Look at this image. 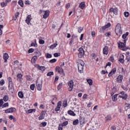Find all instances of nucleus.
Segmentation results:
<instances>
[{
  "instance_id": "nucleus-63",
  "label": "nucleus",
  "mask_w": 130,
  "mask_h": 130,
  "mask_svg": "<svg viewBox=\"0 0 130 130\" xmlns=\"http://www.w3.org/2000/svg\"><path fill=\"white\" fill-rule=\"evenodd\" d=\"M111 26V24L110 23H108L107 25H106V26L107 28H109Z\"/></svg>"
},
{
  "instance_id": "nucleus-55",
  "label": "nucleus",
  "mask_w": 130,
  "mask_h": 130,
  "mask_svg": "<svg viewBox=\"0 0 130 130\" xmlns=\"http://www.w3.org/2000/svg\"><path fill=\"white\" fill-rule=\"evenodd\" d=\"M41 124L43 126H46L47 123L46 122H43L41 123Z\"/></svg>"
},
{
  "instance_id": "nucleus-51",
  "label": "nucleus",
  "mask_w": 130,
  "mask_h": 130,
  "mask_svg": "<svg viewBox=\"0 0 130 130\" xmlns=\"http://www.w3.org/2000/svg\"><path fill=\"white\" fill-rule=\"evenodd\" d=\"M60 56V54L58 53H55L54 54V56L55 57H58V56Z\"/></svg>"
},
{
  "instance_id": "nucleus-45",
  "label": "nucleus",
  "mask_w": 130,
  "mask_h": 130,
  "mask_svg": "<svg viewBox=\"0 0 130 130\" xmlns=\"http://www.w3.org/2000/svg\"><path fill=\"white\" fill-rule=\"evenodd\" d=\"M124 15L126 18H127L129 16V13L128 12H125L124 13Z\"/></svg>"
},
{
  "instance_id": "nucleus-38",
  "label": "nucleus",
  "mask_w": 130,
  "mask_h": 130,
  "mask_svg": "<svg viewBox=\"0 0 130 130\" xmlns=\"http://www.w3.org/2000/svg\"><path fill=\"white\" fill-rule=\"evenodd\" d=\"M36 111V109H30L27 111V113H32V112H35Z\"/></svg>"
},
{
  "instance_id": "nucleus-34",
  "label": "nucleus",
  "mask_w": 130,
  "mask_h": 130,
  "mask_svg": "<svg viewBox=\"0 0 130 130\" xmlns=\"http://www.w3.org/2000/svg\"><path fill=\"white\" fill-rule=\"evenodd\" d=\"M3 100L5 102H7V101L9 100V96L8 95H5L4 97L3 98Z\"/></svg>"
},
{
  "instance_id": "nucleus-18",
  "label": "nucleus",
  "mask_w": 130,
  "mask_h": 130,
  "mask_svg": "<svg viewBox=\"0 0 130 130\" xmlns=\"http://www.w3.org/2000/svg\"><path fill=\"white\" fill-rule=\"evenodd\" d=\"M44 112L43 111L41 113V114L39 117V120H42V119H44V118L45 117V114L43 113Z\"/></svg>"
},
{
  "instance_id": "nucleus-11",
  "label": "nucleus",
  "mask_w": 130,
  "mask_h": 130,
  "mask_svg": "<svg viewBox=\"0 0 130 130\" xmlns=\"http://www.w3.org/2000/svg\"><path fill=\"white\" fill-rule=\"evenodd\" d=\"M31 20H32V17H31V15H29L27 16L25 22L28 25H30V24H31L30 23Z\"/></svg>"
},
{
  "instance_id": "nucleus-53",
  "label": "nucleus",
  "mask_w": 130,
  "mask_h": 130,
  "mask_svg": "<svg viewBox=\"0 0 130 130\" xmlns=\"http://www.w3.org/2000/svg\"><path fill=\"white\" fill-rule=\"evenodd\" d=\"M34 49L30 48L28 50V53H32V52H34Z\"/></svg>"
},
{
  "instance_id": "nucleus-28",
  "label": "nucleus",
  "mask_w": 130,
  "mask_h": 130,
  "mask_svg": "<svg viewBox=\"0 0 130 130\" xmlns=\"http://www.w3.org/2000/svg\"><path fill=\"white\" fill-rule=\"evenodd\" d=\"M127 36H128V32H126L125 34H123L122 36V38H123V39H125Z\"/></svg>"
},
{
  "instance_id": "nucleus-23",
  "label": "nucleus",
  "mask_w": 130,
  "mask_h": 130,
  "mask_svg": "<svg viewBox=\"0 0 130 130\" xmlns=\"http://www.w3.org/2000/svg\"><path fill=\"white\" fill-rule=\"evenodd\" d=\"M68 113L70 115H72V116H76V114L75 113V112H74V111L72 110H69Z\"/></svg>"
},
{
  "instance_id": "nucleus-3",
  "label": "nucleus",
  "mask_w": 130,
  "mask_h": 130,
  "mask_svg": "<svg viewBox=\"0 0 130 130\" xmlns=\"http://www.w3.org/2000/svg\"><path fill=\"white\" fill-rule=\"evenodd\" d=\"M119 98H122L123 100L127 99V94L124 93V91H121L119 93Z\"/></svg>"
},
{
  "instance_id": "nucleus-64",
  "label": "nucleus",
  "mask_w": 130,
  "mask_h": 130,
  "mask_svg": "<svg viewBox=\"0 0 130 130\" xmlns=\"http://www.w3.org/2000/svg\"><path fill=\"white\" fill-rule=\"evenodd\" d=\"M92 103H89L87 104V107H91V106H92Z\"/></svg>"
},
{
  "instance_id": "nucleus-50",
  "label": "nucleus",
  "mask_w": 130,
  "mask_h": 130,
  "mask_svg": "<svg viewBox=\"0 0 130 130\" xmlns=\"http://www.w3.org/2000/svg\"><path fill=\"white\" fill-rule=\"evenodd\" d=\"M121 88H122L125 91H127L128 90L127 87H125L123 85H121Z\"/></svg>"
},
{
  "instance_id": "nucleus-19",
  "label": "nucleus",
  "mask_w": 130,
  "mask_h": 130,
  "mask_svg": "<svg viewBox=\"0 0 130 130\" xmlns=\"http://www.w3.org/2000/svg\"><path fill=\"white\" fill-rule=\"evenodd\" d=\"M116 73V69L114 68L109 74V77H111L112 75H114Z\"/></svg>"
},
{
  "instance_id": "nucleus-6",
  "label": "nucleus",
  "mask_w": 130,
  "mask_h": 130,
  "mask_svg": "<svg viewBox=\"0 0 130 130\" xmlns=\"http://www.w3.org/2000/svg\"><path fill=\"white\" fill-rule=\"evenodd\" d=\"M37 89L38 91H41L42 89V81H37Z\"/></svg>"
},
{
  "instance_id": "nucleus-54",
  "label": "nucleus",
  "mask_w": 130,
  "mask_h": 130,
  "mask_svg": "<svg viewBox=\"0 0 130 130\" xmlns=\"http://www.w3.org/2000/svg\"><path fill=\"white\" fill-rule=\"evenodd\" d=\"M8 106H9V103H6L3 105V108L8 107Z\"/></svg>"
},
{
  "instance_id": "nucleus-20",
  "label": "nucleus",
  "mask_w": 130,
  "mask_h": 130,
  "mask_svg": "<svg viewBox=\"0 0 130 130\" xmlns=\"http://www.w3.org/2000/svg\"><path fill=\"white\" fill-rule=\"evenodd\" d=\"M85 7H86L85 2H81L79 6V7L80 8V9H82V10L83 9H84V8H85Z\"/></svg>"
},
{
  "instance_id": "nucleus-30",
  "label": "nucleus",
  "mask_w": 130,
  "mask_h": 130,
  "mask_svg": "<svg viewBox=\"0 0 130 130\" xmlns=\"http://www.w3.org/2000/svg\"><path fill=\"white\" fill-rule=\"evenodd\" d=\"M62 87V82H61L59 84V85L57 86V90L59 91V90H60L61 88Z\"/></svg>"
},
{
  "instance_id": "nucleus-60",
  "label": "nucleus",
  "mask_w": 130,
  "mask_h": 130,
  "mask_svg": "<svg viewBox=\"0 0 130 130\" xmlns=\"http://www.w3.org/2000/svg\"><path fill=\"white\" fill-rule=\"evenodd\" d=\"M112 92H116V88L115 87H113L112 89Z\"/></svg>"
},
{
  "instance_id": "nucleus-32",
  "label": "nucleus",
  "mask_w": 130,
  "mask_h": 130,
  "mask_svg": "<svg viewBox=\"0 0 130 130\" xmlns=\"http://www.w3.org/2000/svg\"><path fill=\"white\" fill-rule=\"evenodd\" d=\"M113 13H114V15H117V13H118V9L117 8H115L114 9Z\"/></svg>"
},
{
  "instance_id": "nucleus-7",
  "label": "nucleus",
  "mask_w": 130,
  "mask_h": 130,
  "mask_svg": "<svg viewBox=\"0 0 130 130\" xmlns=\"http://www.w3.org/2000/svg\"><path fill=\"white\" fill-rule=\"evenodd\" d=\"M68 86H69V91H72L73 89H74V81L71 80L68 83Z\"/></svg>"
},
{
  "instance_id": "nucleus-8",
  "label": "nucleus",
  "mask_w": 130,
  "mask_h": 130,
  "mask_svg": "<svg viewBox=\"0 0 130 130\" xmlns=\"http://www.w3.org/2000/svg\"><path fill=\"white\" fill-rule=\"evenodd\" d=\"M56 72H57L58 74L60 75H63V69L61 67H56Z\"/></svg>"
},
{
  "instance_id": "nucleus-35",
  "label": "nucleus",
  "mask_w": 130,
  "mask_h": 130,
  "mask_svg": "<svg viewBox=\"0 0 130 130\" xmlns=\"http://www.w3.org/2000/svg\"><path fill=\"white\" fill-rule=\"evenodd\" d=\"M117 94H115V95H114L113 96V97H112V100H113V101H116V100H117Z\"/></svg>"
},
{
  "instance_id": "nucleus-4",
  "label": "nucleus",
  "mask_w": 130,
  "mask_h": 130,
  "mask_svg": "<svg viewBox=\"0 0 130 130\" xmlns=\"http://www.w3.org/2000/svg\"><path fill=\"white\" fill-rule=\"evenodd\" d=\"M125 43H126V40H124V43H120L119 44V47H120V48H122V50L125 51L126 49H128V48H125Z\"/></svg>"
},
{
  "instance_id": "nucleus-36",
  "label": "nucleus",
  "mask_w": 130,
  "mask_h": 130,
  "mask_svg": "<svg viewBox=\"0 0 130 130\" xmlns=\"http://www.w3.org/2000/svg\"><path fill=\"white\" fill-rule=\"evenodd\" d=\"M106 29H107V27H106V25L103 26L100 29L101 32H103V31L105 30Z\"/></svg>"
},
{
  "instance_id": "nucleus-31",
  "label": "nucleus",
  "mask_w": 130,
  "mask_h": 130,
  "mask_svg": "<svg viewBox=\"0 0 130 130\" xmlns=\"http://www.w3.org/2000/svg\"><path fill=\"white\" fill-rule=\"evenodd\" d=\"M1 7H2L3 8H4V7H7V6H8V4L6 2H2L1 3Z\"/></svg>"
},
{
  "instance_id": "nucleus-46",
  "label": "nucleus",
  "mask_w": 130,
  "mask_h": 130,
  "mask_svg": "<svg viewBox=\"0 0 130 130\" xmlns=\"http://www.w3.org/2000/svg\"><path fill=\"white\" fill-rule=\"evenodd\" d=\"M47 76L50 77V76H53V72H48L47 74Z\"/></svg>"
},
{
  "instance_id": "nucleus-39",
  "label": "nucleus",
  "mask_w": 130,
  "mask_h": 130,
  "mask_svg": "<svg viewBox=\"0 0 130 130\" xmlns=\"http://www.w3.org/2000/svg\"><path fill=\"white\" fill-rule=\"evenodd\" d=\"M63 107H67L68 106V102L67 101H64L63 102Z\"/></svg>"
},
{
  "instance_id": "nucleus-62",
  "label": "nucleus",
  "mask_w": 130,
  "mask_h": 130,
  "mask_svg": "<svg viewBox=\"0 0 130 130\" xmlns=\"http://www.w3.org/2000/svg\"><path fill=\"white\" fill-rule=\"evenodd\" d=\"M58 130H62V126H61V125H60V124H59Z\"/></svg>"
},
{
  "instance_id": "nucleus-42",
  "label": "nucleus",
  "mask_w": 130,
  "mask_h": 130,
  "mask_svg": "<svg viewBox=\"0 0 130 130\" xmlns=\"http://www.w3.org/2000/svg\"><path fill=\"white\" fill-rule=\"evenodd\" d=\"M5 85V80L2 79L0 81V86H4Z\"/></svg>"
},
{
  "instance_id": "nucleus-25",
  "label": "nucleus",
  "mask_w": 130,
  "mask_h": 130,
  "mask_svg": "<svg viewBox=\"0 0 130 130\" xmlns=\"http://www.w3.org/2000/svg\"><path fill=\"white\" fill-rule=\"evenodd\" d=\"M18 4L20 5V6L22 8H24V2H23L22 0H19L18 2Z\"/></svg>"
},
{
  "instance_id": "nucleus-44",
  "label": "nucleus",
  "mask_w": 130,
  "mask_h": 130,
  "mask_svg": "<svg viewBox=\"0 0 130 130\" xmlns=\"http://www.w3.org/2000/svg\"><path fill=\"white\" fill-rule=\"evenodd\" d=\"M39 42L40 43V44H44V43H45V41H44V40L40 39L39 41Z\"/></svg>"
},
{
  "instance_id": "nucleus-59",
  "label": "nucleus",
  "mask_w": 130,
  "mask_h": 130,
  "mask_svg": "<svg viewBox=\"0 0 130 130\" xmlns=\"http://www.w3.org/2000/svg\"><path fill=\"white\" fill-rule=\"evenodd\" d=\"M95 35H96V32H95V31H92L91 36H92V37H95Z\"/></svg>"
},
{
  "instance_id": "nucleus-2",
  "label": "nucleus",
  "mask_w": 130,
  "mask_h": 130,
  "mask_svg": "<svg viewBox=\"0 0 130 130\" xmlns=\"http://www.w3.org/2000/svg\"><path fill=\"white\" fill-rule=\"evenodd\" d=\"M115 33L117 36H120L122 34V30H121V25L120 23H118L116 26Z\"/></svg>"
},
{
  "instance_id": "nucleus-16",
  "label": "nucleus",
  "mask_w": 130,
  "mask_h": 130,
  "mask_svg": "<svg viewBox=\"0 0 130 130\" xmlns=\"http://www.w3.org/2000/svg\"><path fill=\"white\" fill-rule=\"evenodd\" d=\"M48 16H49V11L47 10V11H45V13L43 16V18L44 19H47V18L48 17Z\"/></svg>"
},
{
  "instance_id": "nucleus-5",
  "label": "nucleus",
  "mask_w": 130,
  "mask_h": 130,
  "mask_svg": "<svg viewBox=\"0 0 130 130\" xmlns=\"http://www.w3.org/2000/svg\"><path fill=\"white\" fill-rule=\"evenodd\" d=\"M85 55V51H84V49L83 48H80L79 49V54H78V57L79 58H82Z\"/></svg>"
},
{
  "instance_id": "nucleus-12",
  "label": "nucleus",
  "mask_w": 130,
  "mask_h": 130,
  "mask_svg": "<svg viewBox=\"0 0 130 130\" xmlns=\"http://www.w3.org/2000/svg\"><path fill=\"white\" fill-rule=\"evenodd\" d=\"M123 79V76L119 75L117 78V81L118 83H121V82H122Z\"/></svg>"
},
{
  "instance_id": "nucleus-49",
  "label": "nucleus",
  "mask_w": 130,
  "mask_h": 130,
  "mask_svg": "<svg viewBox=\"0 0 130 130\" xmlns=\"http://www.w3.org/2000/svg\"><path fill=\"white\" fill-rule=\"evenodd\" d=\"M26 80H27V81H31V76L29 75H26Z\"/></svg>"
},
{
  "instance_id": "nucleus-37",
  "label": "nucleus",
  "mask_w": 130,
  "mask_h": 130,
  "mask_svg": "<svg viewBox=\"0 0 130 130\" xmlns=\"http://www.w3.org/2000/svg\"><path fill=\"white\" fill-rule=\"evenodd\" d=\"M83 30H84V27H79L78 31L79 33H81L82 32V31H83Z\"/></svg>"
},
{
  "instance_id": "nucleus-52",
  "label": "nucleus",
  "mask_w": 130,
  "mask_h": 130,
  "mask_svg": "<svg viewBox=\"0 0 130 130\" xmlns=\"http://www.w3.org/2000/svg\"><path fill=\"white\" fill-rule=\"evenodd\" d=\"M56 59H55V58L52 59L50 60V62L51 63H53V62H56Z\"/></svg>"
},
{
  "instance_id": "nucleus-27",
  "label": "nucleus",
  "mask_w": 130,
  "mask_h": 130,
  "mask_svg": "<svg viewBox=\"0 0 130 130\" xmlns=\"http://www.w3.org/2000/svg\"><path fill=\"white\" fill-rule=\"evenodd\" d=\"M57 45H58L57 43L54 44L50 46V48L51 49H54V48H55V47H56L57 46Z\"/></svg>"
},
{
  "instance_id": "nucleus-1",
  "label": "nucleus",
  "mask_w": 130,
  "mask_h": 130,
  "mask_svg": "<svg viewBox=\"0 0 130 130\" xmlns=\"http://www.w3.org/2000/svg\"><path fill=\"white\" fill-rule=\"evenodd\" d=\"M78 68L79 72L82 74L84 72V66H85V62L82 60L79 59L78 62Z\"/></svg>"
},
{
  "instance_id": "nucleus-57",
  "label": "nucleus",
  "mask_w": 130,
  "mask_h": 130,
  "mask_svg": "<svg viewBox=\"0 0 130 130\" xmlns=\"http://www.w3.org/2000/svg\"><path fill=\"white\" fill-rule=\"evenodd\" d=\"M111 130H115L116 129V126H115V125H113L111 126Z\"/></svg>"
},
{
  "instance_id": "nucleus-17",
  "label": "nucleus",
  "mask_w": 130,
  "mask_h": 130,
  "mask_svg": "<svg viewBox=\"0 0 130 130\" xmlns=\"http://www.w3.org/2000/svg\"><path fill=\"white\" fill-rule=\"evenodd\" d=\"M17 81L18 82H22V78L23 77V75L21 73H18L17 74Z\"/></svg>"
},
{
  "instance_id": "nucleus-13",
  "label": "nucleus",
  "mask_w": 130,
  "mask_h": 130,
  "mask_svg": "<svg viewBox=\"0 0 130 130\" xmlns=\"http://www.w3.org/2000/svg\"><path fill=\"white\" fill-rule=\"evenodd\" d=\"M119 61H120L121 63H124V56L123 55H120V57L119 58Z\"/></svg>"
},
{
  "instance_id": "nucleus-26",
  "label": "nucleus",
  "mask_w": 130,
  "mask_h": 130,
  "mask_svg": "<svg viewBox=\"0 0 130 130\" xmlns=\"http://www.w3.org/2000/svg\"><path fill=\"white\" fill-rule=\"evenodd\" d=\"M69 124V121H66L64 122H63L62 123H60V125H61V126H66V125H68V124Z\"/></svg>"
},
{
  "instance_id": "nucleus-14",
  "label": "nucleus",
  "mask_w": 130,
  "mask_h": 130,
  "mask_svg": "<svg viewBox=\"0 0 130 130\" xmlns=\"http://www.w3.org/2000/svg\"><path fill=\"white\" fill-rule=\"evenodd\" d=\"M37 68L38 69V70H40V71H41L42 72H44V71H45V67L40 66L39 64L37 65Z\"/></svg>"
},
{
  "instance_id": "nucleus-41",
  "label": "nucleus",
  "mask_w": 130,
  "mask_h": 130,
  "mask_svg": "<svg viewBox=\"0 0 130 130\" xmlns=\"http://www.w3.org/2000/svg\"><path fill=\"white\" fill-rule=\"evenodd\" d=\"M8 80L9 83V85H11V84H13V81H12V78L9 77L8 78Z\"/></svg>"
},
{
  "instance_id": "nucleus-56",
  "label": "nucleus",
  "mask_w": 130,
  "mask_h": 130,
  "mask_svg": "<svg viewBox=\"0 0 130 130\" xmlns=\"http://www.w3.org/2000/svg\"><path fill=\"white\" fill-rule=\"evenodd\" d=\"M4 104V100L1 99L0 100V106L2 107V105Z\"/></svg>"
},
{
  "instance_id": "nucleus-43",
  "label": "nucleus",
  "mask_w": 130,
  "mask_h": 130,
  "mask_svg": "<svg viewBox=\"0 0 130 130\" xmlns=\"http://www.w3.org/2000/svg\"><path fill=\"white\" fill-rule=\"evenodd\" d=\"M30 89L32 91L34 90V89H35V84H31L30 86Z\"/></svg>"
},
{
  "instance_id": "nucleus-48",
  "label": "nucleus",
  "mask_w": 130,
  "mask_h": 130,
  "mask_svg": "<svg viewBox=\"0 0 130 130\" xmlns=\"http://www.w3.org/2000/svg\"><path fill=\"white\" fill-rule=\"evenodd\" d=\"M111 116L109 115V116H107L106 117V120H111Z\"/></svg>"
},
{
  "instance_id": "nucleus-29",
  "label": "nucleus",
  "mask_w": 130,
  "mask_h": 130,
  "mask_svg": "<svg viewBox=\"0 0 130 130\" xmlns=\"http://www.w3.org/2000/svg\"><path fill=\"white\" fill-rule=\"evenodd\" d=\"M36 60H37V56H34L31 59V61L32 62H36Z\"/></svg>"
},
{
  "instance_id": "nucleus-15",
  "label": "nucleus",
  "mask_w": 130,
  "mask_h": 130,
  "mask_svg": "<svg viewBox=\"0 0 130 130\" xmlns=\"http://www.w3.org/2000/svg\"><path fill=\"white\" fill-rule=\"evenodd\" d=\"M3 58L4 59H5L4 62H7L8 59H9V54H8V53H5L4 54Z\"/></svg>"
},
{
  "instance_id": "nucleus-33",
  "label": "nucleus",
  "mask_w": 130,
  "mask_h": 130,
  "mask_svg": "<svg viewBox=\"0 0 130 130\" xmlns=\"http://www.w3.org/2000/svg\"><path fill=\"white\" fill-rule=\"evenodd\" d=\"M74 125H77V124H79V120L76 119L74 120L73 122Z\"/></svg>"
},
{
  "instance_id": "nucleus-21",
  "label": "nucleus",
  "mask_w": 130,
  "mask_h": 130,
  "mask_svg": "<svg viewBox=\"0 0 130 130\" xmlns=\"http://www.w3.org/2000/svg\"><path fill=\"white\" fill-rule=\"evenodd\" d=\"M103 53L104 54H108V47L105 46L103 49Z\"/></svg>"
},
{
  "instance_id": "nucleus-22",
  "label": "nucleus",
  "mask_w": 130,
  "mask_h": 130,
  "mask_svg": "<svg viewBox=\"0 0 130 130\" xmlns=\"http://www.w3.org/2000/svg\"><path fill=\"white\" fill-rule=\"evenodd\" d=\"M34 41V42L31 43V46H34V47H37V46H38V45H37L36 39H35Z\"/></svg>"
},
{
  "instance_id": "nucleus-9",
  "label": "nucleus",
  "mask_w": 130,
  "mask_h": 130,
  "mask_svg": "<svg viewBox=\"0 0 130 130\" xmlns=\"http://www.w3.org/2000/svg\"><path fill=\"white\" fill-rule=\"evenodd\" d=\"M16 111V108H10L5 110V113H12Z\"/></svg>"
},
{
  "instance_id": "nucleus-47",
  "label": "nucleus",
  "mask_w": 130,
  "mask_h": 130,
  "mask_svg": "<svg viewBox=\"0 0 130 130\" xmlns=\"http://www.w3.org/2000/svg\"><path fill=\"white\" fill-rule=\"evenodd\" d=\"M46 57L47 58H51V57H52V55L49 53H47Z\"/></svg>"
},
{
  "instance_id": "nucleus-10",
  "label": "nucleus",
  "mask_w": 130,
  "mask_h": 130,
  "mask_svg": "<svg viewBox=\"0 0 130 130\" xmlns=\"http://www.w3.org/2000/svg\"><path fill=\"white\" fill-rule=\"evenodd\" d=\"M61 107V101H59L57 104V106L55 109V111H59L60 110V108Z\"/></svg>"
},
{
  "instance_id": "nucleus-40",
  "label": "nucleus",
  "mask_w": 130,
  "mask_h": 130,
  "mask_svg": "<svg viewBox=\"0 0 130 130\" xmlns=\"http://www.w3.org/2000/svg\"><path fill=\"white\" fill-rule=\"evenodd\" d=\"M87 82L89 84V85H90V86H91V85H92V84H93V80H92L91 79H88V80H87Z\"/></svg>"
},
{
  "instance_id": "nucleus-61",
  "label": "nucleus",
  "mask_w": 130,
  "mask_h": 130,
  "mask_svg": "<svg viewBox=\"0 0 130 130\" xmlns=\"http://www.w3.org/2000/svg\"><path fill=\"white\" fill-rule=\"evenodd\" d=\"M19 12H17L15 14V20H16V19H17V18H18V16H19Z\"/></svg>"
},
{
  "instance_id": "nucleus-24",
  "label": "nucleus",
  "mask_w": 130,
  "mask_h": 130,
  "mask_svg": "<svg viewBox=\"0 0 130 130\" xmlns=\"http://www.w3.org/2000/svg\"><path fill=\"white\" fill-rule=\"evenodd\" d=\"M18 96H19V98L23 99V98H24V93H23V92L19 91L18 92Z\"/></svg>"
},
{
  "instance_id": "nucleus-58",
  "label": "nucleus",
  "mask_w": 130,
  "mask_h": 130,
  "mask_svg": "<svg viewBox=\"0 0 130 130\" xmlns=\"http://www.w3.org/2000/svg\"><path fill=\"white\" fill-rule=\"evenodd\" d=\"M40 108H41V109H44V108H45V106L42 104L40 106Z\"/></svg>"
}]
</instances>
